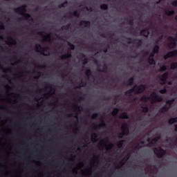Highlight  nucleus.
Segmentation results:
<instances>
[{
    "label": "nucleus",
    "instance_id": "nucleus-15",
    "mask_svg": "<svg viewBox=\"0 0 177 177\" xmlns=\"http://www.w3.org/2000/svg\"><path fill=\"white\" fill-rule=\"evenodd\" d=\"M120 118H128V114L127 113H122L120 115Z\"/></svg>",
    "mask_w": 177,
    "mask_h": 177
},
{
    "label": "nucleus",
    "instance_id": "nucleus-8",
    "mask_svg": "<svg viewBox=\"0 0 177 177\" xmlns=\"http://www.w3.org/2000/svg\"><path fill=\"white\" fill-rule=\"evenodd\" d=\"M176 55L177 50L169 52L166 56H165V59H168V57H174V56H176Z\"/></svg>",
    "mask_w": 177,
    "mask_h": 177
},
{
    "label": "nucleus",
    "instance_id": "nucleus-18",
    "mask_svg": "<svg viewBox=\"0 0 177 177\" xmlns=\"http://www.w3.org/2000/svg\"><path fill=\"white\" fill-rule=\"evenodd\" d=\"M177 67V63H173L171 65V70H175V68H176Z\"/></svg>",
    "mask_w": 177,
    "mask_h": 177
},
{
    "label": "nucleus",
    "instance_id": "nucleus-29",
    "mask_svg": "<svg viewBox=\"0 0 177 177\" xmlns=\"http://www.w3.org/2000/svg\"><path fill=\"white\" fill-rule=\"evenodd\" d=\"M11 44H12V45H13V44H16V41H13V42L11 43Z\"/></svg>",
    "mask_w": 177,
    "mask_h": 177
},
{
    "label": "nucleus",
    "instance_id": "nucleus-28",
    "mask_svg": "<svg viewBox=\"0 0 177 177\" xmlns=\"http://www.w3.org/2000/svg\"><path fill=\"white\" fill-rule=\"evenodd\" d=\"M130 80H131V82H133V78H131Z\"/></svg>",
    "mask_w": 177,
    "mask_h": 177
},
{
    "label": "nucleus",
    "instance_id": "nucleus-14",
    "mask_svg": "<svg viewBox=\"0 0 177 177\" xmlns=\"http://www.w3.org/2000/svg\"><path fill=\"white\" fill-rule=\"evenodd\" d=\"M91 140L92 142H96V140H97V137L96 136V135L93 134L91 136Z\"/></svg>",
    "mask_w": 177,
    "mask_h": 177
},
{
    "label": "nucleus",
    "instance_id": "nucleus-34",
    "mask_svg": "<svg viewBox=\"0 0 177 177\" xmlns=\"http://www.w3.org/2000/svg\"><path fill=\"white\" fill-rule=\"evenodd\" d=\"M169 85H171V82H169Z\"/></svg>",
    "mask_w": 177,
    "mask_h": 177
},
{
    "label": "nucleus",
    "instance_id": "nucleus-9",
    "mask_svg": "<svg viewBox=\"0 0 177 177\" xmlns=\"http://www.w3.org/2000/svg\"><path fill=\"white\" fill-rule=\"evenodd\" d=\"M172 103H174V100L167 101L166 102L165 106L162 108V111H165V110H168V109L171 107V104H172Z\"/></svg>",
    "mask_w": 177,
    "mask_h": 177
},
{
    "label": "nucleus",
    "instance_id": "nucleus-32",
    "mask_svg": "<svg viewBox=\"0 0 177 177\" xmlns=\"http://www.w3.org/2000/svg\"><path fill=\"white\" fill-rule=\"evenodd\" d=\"M37 46H38L39 48H41V46H39V45H37Z\"/></svg>",
    "mask_w": 177,
    "mask_h": 177
},
{
    "label": "nucleus",
    "instance_id": "nucleus-26",
    "mask_svg": "<svg viewBox=\"0 0 177 177\" xmlns=\"http://www.w3.org/2000/svg\"><path fill=\"white\" fill-rule=\"evenodd\" d=\"M26 19H27L28 20H30V15H26Z\"/></svg>",
    "mask_w": 177,
    "mask_h": 177
},
{
    "label": "nucleus",
    "instance_id": "nucleus-11",
    "mask_svg": "<svg viewBox=\"0 0 177 177\" xmlns=\"http://www.w3.org/2000/svg\"><path fill=\"white\" fill-rule=\"evenodd\" d=\"M153 56H154V55L151 54V56L149 59V64H156V61H154V59H153L151 57H153Z\"/></svg>",
    "mask_w": 177,
    "mask_h": 177
},
{
    "label": "nucleus",
    "instance_id": "nucleus-17",
    "mask_svg": "<svg viewBox=\"0 0 177 177\" xmlns=\"http://www.w3.org/2000/svg\"><path fill=\"white\" fill-rule=\"evenodd\" d=\"M158 49H160V47H158V46H156L153 48V53H157V52H158Z\"/></svg>",
    "mask_w": 177,
    "mask_h": 177
},
{
    "label": "nucleus",
    "instance_id": "nucleus-24",
    "mask_svg": "<svg viewBox=\"0 0 177 177\" xmlns=\"http://www.w3.org/2000/svg\"><path fill=\"white\" fill-rule=\"evenodd\" d=\"M142 110H143L144 113H147V111H149V109L147 107H145V108H143Z\"/></svg>",
    "mask_w": 177,
    "mask_h": 177
},
{
    "label": "nucleus",
    "instance_id": "nucleus-16",
    "mask_svg": "<svg viewBox=\"0 0 177 177\" xmlns=\"http://www.w3.org/2000/svg\"><path fill=\"white\" fill-rule=\"evenodd\" d=\"M118 113V109H117V108L114 109L113 112H112V115H117Z\"/></svg>",
    "mask_w": 177,
    "mask_h": 177
},
{
    "label": "nucleus",
    "instance_id": "nucleus-2",
    "mask_svg": "<svg viewBox=\"0 0 177 177\" xmlns=\"http://www.w3.org/2000/svg\"><path fill=\"white\" fill-rule=\"evenodd\" d=\"M100 147L101 149H106V150H110V149H112L113 144L109 143V138H105L100 141Z\"/></svg>",
    "mask_w": 177,
    "mask_h": 177
},
{
    "label": "nucleus",
    "instance_id": "nucleus-19",
    "mask_svg": "<svg viewBox=\"0 0 177 177\" xmlns=\"http://www.w3.org/2000/svg\"><path fill=\"white\" fill-rule=\"evenodd\" d=\"M174 13H175V12L174 10H171V11H167L166 12V15H167V16H171V15H174Z\"/></svg>",
    "mask_w": 177,
    "mask_h": 177
},
{
    "label": "nucleus",
    "instance_id": "nucleus-12",
    "mask_svg": "<svg viewBox=\"0 0 177 177\" xmlns=\"http://www.w3.org/2000/svg\"><path fill=\"white\" fill-rule=\"evenodd\" d=\"M141 35H143L144 37H148L149 35V30H143L141 31Z\"/></svg>",
    "mask_w": 177,
    "mask_h": 177
},
{
    "label": "nucleus",
    "instance_id": "nucleus-10",
    "mask_svg": "<svg viewBox=\"0 0 177 177\" xmlns=\"http://www.w3.org/2000/svg\"><path fill=\"white\" fill-rule=\"evenodd\" d=\"M177 122V118H170L169 120V124H175ZM175 130L177 131V124L175 126Z\"/></svg>",
    "mask_w": 177,
    "mask_h": 177
},
{
    "label": "nucleus",
    "instance_id": "nucleus-1",
    "mask_svg": "<svg viewBox=\"0 0 177 177\" xmlns=\"http://www.w3.org/2000/svg\"><path fill=\"white\" fill-rule=\"evenodd\" d=\"M141 100L142 102H147V100H149L151 103H154V102H161L162 100V97L159 95H156V93H152L149 97H147L146 95H143L141 97Z\"/></svg>",
    "mask_w": 177,
    "mask_h": 177
},
{
    "label": "nucleus",
    "instance_id": "nucleus-30",
    "mask_svg": "<svg viewBox=\"0 0 177 177\" xmlns=\"http://www.w3.org/2000/svg\"><path fill=\"white\" fill-rule=\"evenodd\" d=\"M160 84H165V82H161Z\"/></svg>",
    "mask_w": 177,
    "mask_h": 177
},
{
    "label": "nucleus",
    "instance_id": "nucleus-22",
    "mask_svg": "<svg viewBox=\"0 0 177 177\" xmlns=\"http://www.w3.org/2000/svg\"><path fill=\"white\" fill-rule=\"evenodd\" d=\"M167 92V90L165 88L160 90V93H165Z\"/></svg>",
    "mask_w": 177,
    "mask_h": 177
},
{
    "label": "nucleus",
    "instance_id": "nucleus-25",
    "mask_svg": "<svg viewBox=\"0 0 177 177\" xmlns=\"http://www.w3.org/2000/svg\"><path fill=\"white\" fill-rule=\"evenodd\" d=\"M122 143H123V142H120V143L118 145V147H119V148H121V147L122 146Z\"/></svg>",
    "mask_w": 177,
    "mask_h": 177
},
{
    "label": "nucleus",
    "instance_id": "nucleus-6",
    "mask_svg": "<svg viewBox=\"0 0 177 177\" xmlns=\"http://www.w3.org/2000/svg\"><path fill=\"white\" fill-rule=\"evenodd\" d=\"M154 152L156 153V156H158V157H162V156H164V154H165V151L161 148H158V149H156Z\"/></svg>",
    "mask_w": 177,
    "mask_h": 177
},
{
    "label": "nucleus",
    "instance_id": "nucleus-4",
    "mask_svg": "<svg viewBox=\"0 0 177 177\" xmlns=\"http://www.w3.org/2000/svg\"><path fill=\"white\" fill-rule=\"evenodd\" d=\"M122 133L119 135V138H122L124 135L128 134L129 129H128V124L124 123L122 126Z\"/></svg>",
    "mask_w": 177,
    "mask_h": 177
},
{
    "label": "nucleus",
    "instance_id": "nucleus-35",
    "mask_svg": "<svg viewBox=\"0 0 177 177\" xmlns=\"http://www.w3.org/2000/svg\"><path fill=\"white\" fill-rule=\"evenodd\" d=\"M66 57H70V55H68Z\"/></svg>",
    "mask_w": 177,
    "mask_h": 177
},
{
    "label": "nucleus",
    "instance_id": "nucleus-33",
    "mask_svg": "<svg viewBox=\"0 0 177 177\" xmlns=\"http://www.w3.org/2000/svg\"><path fill=\"white\" fill-rule=\"evenodd\" d=\"M147 142H150V139H148V140H147Z\"/></svg>",
    "mask_w": 177,
    "mask_h": 177
},
{
    "label": "nucleus",
    "instance_id": "nucleus-36",
    "mask_svg": "<svg viewBox=\"0 0 177 177\" xmlns=\"http://www.w3.org/2000/svg\"><path fill=\"white\" fill-rule=\"evenodd\" d=\"M176 19H177V15L176 16Z\"/></svg>",
    "mask_w": 177,
    "mask_h": 177
},
{
    "label": "nucleus",
    "instance_id": "nucleus-21",
    "mask_svg": "<svg viewBox=\"0 0 177 177\" xmlns=\"http://www.w3.org/2000/svg\"><path fill=\"white\" fill-rule=\"evenodd\" d=\"M167 70V67L165 66L160 67V71H165Z\"/></svg>",
    "mask_w": 177,
    "mask_h": 177
},
{
    "label": "nucleus",
    "instance_id": "nucleus-7",
    "mask_svg": "<svg viewBox=\"0 0 177 177\" xmlns=\"http://www.w3.org/2000/svg\"><path fill=\"white\" fill-rule=\"evenodd\" d=\"M169 48H175L176 46V41L172 37H169Z\"/></svg>",
    "mask_w": 177,
    "mask_h": 177
},
{
    "label": "nucleus",
    "instance_id": "nucleus-5",
    "mask_svg": "<svg viewBox=\"0 0 177 177\" xmlns=\"http://www.w3.org/2000/svg\"><path fill=\"white\" fill-rule=\"evenodd\" d=\"M15 12L17 13H19V15H26V7L24 6H22L15 10Z\"/></svg>",
    "mask_w": 177,
    "mask_h": 177
},
{
    "label": "nucleus",
    "instance_id": "nucleus-27",
    "mask_svg": "<svg viewBox=\"0 0 177 177\" xmlns=\"http://www.w3.org/2000/svg\"><path fill=\"white\" fill-rule=\"evenodd\" d=\"M156 142H157V139L154 138V139L152 140V143H156Z\"/></svg>",
    "mask_w": 177,
    "mask_h": 177
},
{
    "label": "nucleus",
    "instance_id": "nucleus-31",
    "mask_svg": "<svg viewBox=\"0 0 177 177\" xmlns=\"http://www.w3.org/2000/svg\"><path fill=\"white\" fill-rule=\"evenodd\" d=\"M1 28H3V26L0 27V30H1Z\"/></svg>",
    "mask_w": 177,
    "mask_h": 177
},
{
    "label": "nucleus",
    "instance_id": "nucleus-20",
    "mask_svg": "<svg viewBox=\"0 0 177 177\" xmlns=\"http://www.w3.org/2000/svg\"><path fill=\"white\" fill-rule=\"evenodd\" d=\"M101 9H103L104 10H106V9H107V5L106 4H102L101 6Z\"/></svg>",
    "mask_w": 177,
    "mask_h": 177
},
{
    "label": "nucleus",
    "instance_id": "nucleus-3",
    "mask_svg": "<svg viewBox=\"0 0 177 177\" xmlns=\"http://www.w3.org/2000/svg\"><path fill=\"white\" fill-rule=\"evenodd\" d=\"M145 88L146 86L145 85L135 86L132 90H130V91L133 92V93H140V92L145 91Z\"/></svg>",
    "mask_w": 177,
    "mask_h": 177
},
{
    "label": "nucleus",
    "instance_id": "nucleus-23",
    "mask_svg": "<svg viewBox=\"0 0 177 177\" xmlns=\"http://www.w3.org/2000/svg\"><path fill=\"white\" fill-rule=\"evenodd\" d=\"M172 5H173V6H177V0L173 1Z\"/></svg>",
    "mask_w": 177,
    "mask_h": 177
},
{
    "label": "nucleus",
    "instance_id": "nucleus-13",
    "mask_svg": "<svg viewBox=\"0 0 177 177\" xmlns=\"http://www.w3.org/2000/svg\"><path fill=\"white\" fill-rule=\"evenodd\" d=\"M167 78H168V74L167 73H165L164 75H162L161 77H160V80L162 81H165L167 80Z\"/></svg>",
    "mask_w": 177,
    "mask_h": 177
}]
</instances>
